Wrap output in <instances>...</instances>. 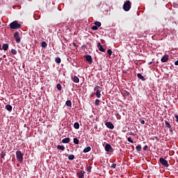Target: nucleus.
<instances>
[{"mask_svg":"<svg viewBox=\"0 0 178 178\" xmlns=\"http://www.w3.org/2000/svg\"><path fill=\"white\" fill-rule=\"evenodd\" d=\"M98 28H99V26H92V30L97 31V30H98Z\"/></svg>","mask_w":178,"mask_h":178,"instance_id":"obj_35","label":"nucleus"},{"mask_svg":"<svg viewBox=\"0 0 178 178\" xmlns=\"http://www.w3.org/2000/svg\"><path fill=\"white\" fill-rule=\"evenodd\" d=\"M72 80L73 82H74L76 83H79V78L77 77L76 76H72Z\"/></svg>","mask_w":178,"mask_h":178,"instance_id":"obj_11","label":"nucleus"},{"mask_svg":"<svg viewBox=\"0 0 178 178\" xmlns=\"http://www.w3.org/2000/svg\"><path fill=\"white\" fill-rule=\"evenodd\" d=\"M152 62H149V63H148V65H152Z\"/></svg>","mask_w":178,"mask_h":178,"instance_id":"obj_46","label":"nucleus"},{"mask_svg":"<svg viewBox=\"0 0 178 178\" xmlns=\"http://www.w3.org/2000/svg\"><path fill=\"white\" fill-rule=\"evenodd\" d=\"M65 105H67V106H72V102L70 100H67V102H65Z\"/></svg>","mask_w":178,"mask_h":178,"instance_id":"obj_23","label":"nucleus"},{"mask_svg":"<svg viewBox=\"0 0 178 178\" xmlns=\"http://www.w3.org/2000/svg\"><path fill=\"white\" fill-rule=\"evenodd\" d=\"M106 53H108V56H111L112 55L111 49H108V51H106Z\"/></svg>","mask_w":178,"mask_h":178,"instance_id":"obj_33","label":"nucleus"},{"mask_svg":"<svg viewBox=\"0 0 178 178\" xmlns=\"http://www.w3.org/2000/svg\"><path fill=\"white\" fill-rule=\"evenodd\" d=\"M136 151H137L138 152H140L142 151V146H141V145H138L136 146Z\"/></svg>","mask_w":178,"mask_h":178,"instance_id":"obj_22","label":"nucleus"},{"mask_svg":"<svg viewBox=\"0 0 178 178\" xmlns=\"http://www.w3.org/2000/svg\"><path fill=\"white\" fill-rule=\"evenodd\" d=\"M97 49H99V51L105 53L106 50L105 49H104V47L101 44L100 42L97 43Z\"/></svg>","mask_w":178,"mask_h":178,"instance_id":"obj_8","label":"nucleus"},{"mask_svg":"<svg viewBox=\"0 0 178 178\" xmlns=\"http://www.w3.org/2000/svg\"><path fill=\"white\" fill-rule=\"evenodd\" d=\"M127 141H128L129 143H134V141L132 140V139H131L130 137H129V138H127Z\"/></svg>","mask_w":178,"mask_h":178,"instance_id":"obj_37","label":"nucleus"},{"mask_svg":"<svg viewBox=\"0 0 178 178\" xmlns=\"http://www.w3.org/2000/svg\"><path fill=\"white\" fill-rule=\"evenodd\" d=\"M9 27H10L11 29L17 30V29H21V24H19L18 22L14 21V22H12L9 24Z\"/></svg>","mask_w":178,"mask_h":178,"instance_id":"obj_1","label":"nucleus"},{"mask_svg":"<svg viewBox=\"0 0 178 178\" xmlns=\"http://www.w3.org/2000/svg\"><path fill=\"white\" fill-rule=\"evenodd\" d=\"M175 8H177V6H175Z\"/></svg>","mask_w":178,"mask_h":178,"instance_id":"obj_52","label":"nucleus"},{"mask_svg":"<svg viewBox=\"0 0 178 178\" xmlns=\"http://www.w3.org/2000/svg\"><path fill=\"white\" fill-rule=\"evenodd\" d=\"M74 159V154H70L68 156V160L69 161H73Z\"/></svg>","mask_w":178,"mask_h":178,"instance_id":"obj_24","label":"nucleus"},{"mask_svg":"<svg viewBox=\"0 0 178 178\" xmlns=\"http://www.w3.org/2000/svg\"><path fill=\"white\" fill-rule=\"evenodd\" d=\"M132 6V3L130 1H127L124 2V5L122 6V9L124 11H129L131 9V6Z\"/></svg>","mask_w":178,"mask_h":178,"instance_id":"obj_2","label":"nucleus"},{"mask_svg":"<svg viewBox=\"0 0 178 178\" xmlns=\"http://www.w3.org/2000/svg\"><path fill=\"white\" fill-rule=\"evenodd\" d=\"M165 128L171 129V125H170V122H168L166 120H165Z\"/></svg>","mask_w":178,"mask_h":178,"instance_id":"obj_18","label":"nucleus"},{"mask_svg":"<svg viewBox=\"0 0 178 178\" xmlns=\"http://www.w3.org/2000/svg\"><path fill=\"white\" fill-rule=\"evenodd\" d=\"M175 65H178V60L175 62Z\"/></svg>","mask_w":178,"mask_h":178,"instance_id":"obj_41","label":"nucleus"},{"mask_svg":"<svg viewBox=\"0 0 178 178\" xmlns=\"http://www.w3.org/2000/svg\"><path fill=\"white\" fill-rule=\"evenodd\" d=\"M6 111L11 112L12 111V106L10 104H6Z\"/></svg>","mask_w":178,"mask_h":178,"instance_id":"obj_15","label":"nucleus"},{"mask_svg":"<svg viewBox=\"0 0 178 178\" xmlns=\"http://www.w3.org/2000/svg\"><path fill=\"white\" fill-rule=\"evenodd\" d=\"M156 141H159V138H156Z\"/></svg>","mask_w":178,"mask_h":178,"instance_id":"obj_49","label":"nucleus"},{"mask_svg":"<svg viewBox=\"0 0 178 178\" xmlns=\"http://www.w3.org/2000/svg\"><path fill=\"white\" fill-rule=\"evenodd\" d=\"M55 62L56 63H61V59H60V58H55Z\"/></svg>","mask_w":178,"mask_h":178,"instance_id":"obj_28","label":"nucleus"},{"mask_svg":"<svg viewBox=\"0 0 178 178\" xmlns=\"http://www.w3.org/2000/svg\"><path fill=\"white\" fill-rule=\"evenodd\" d=\"M11 53L13 55H17V54L16 49H11Z\"/></svg>","mask_w":178,"mask_h":178,"instance_id":"obj_31","label":"nucleus"},{"mask_svg":"<svg viewBox=\"0 0 178 178\" xmlns=\"http://www.w3.org/2000/svg\"><path fill=\"white\" fill-rule=\"evenodd\" d=\"M95 94L96 95L97 98H101L102 95H101L100 90H96V93Z\"/></svg>","mask_w":178,"mask_h":178,"instance_id":"obj_17","label":"nucleus"},{"mask_svg":"<svg viewBox=\"0 0 178 178\" xmlns=\"http://www.w3.org/2000/svg\"><path fill=\"white\" fill-rule=\"evenodd\" d=\"M14 38L15 40V42H17V43H20L21 39H20L19 32V31H16L14 33Z\"/></svg>","mask_w":178,"mask_h":178,"instance_id":"obj_6","label":"nucleus"},{"mask_svg":"<svg viewBox=\"0 0 178 178\" xmlns=\"http://www.w3.org/2000/svg\"><path fill=\"white\" fill-rule=\"evenodd\" d=\"M118 120H120V117L119 116V117H118Z\"/></svg>","mask_w":178,"mask_h":178,"instance_id":"obj_48","label":"nucleus"},{"mask_svg":"<svg viewBox=\"0 0 178 178\" xmlns=\"http://www.w3.org/2000/svg\"><path fill=\"white\" fill-rule=\"evenodd\" d=\"M1 60H2V58H0V62H1Z\"/></svg>","mask_w":178,"mask_h":178,"instance_id":"obj_51","label":"nucleus"},{"mask_svg":"<svg viewBox=\"0 0 178 178\" xmlns=\"http://www.w3.org/2000/svg\"><path fill=\"white\" fill-rule=\"evenodd\" d=\"M84 173H85L84 170H78L76 175L79 178H83Z\"/></svg>","mask_w":178,"mask_h":178,"instance_id":"obj_9","label":"nucleus"},{"mask_svg":"<svg viewBox=\"0 0 178 178\" xmlns=\"http://www.w3.org/2000/svg\"><path fill=\"white\" fill-rule=\"evenodd\" d=\"M97 90H98V89L96 88H94V92H97Z\"/></svg>","mask_w":178,"mask_h":178,"instance_id":"obj_43","label":"nucleus"},{"mask_svg":"<svg viewBox=\"0 0 178 178\" xmlns=\"http://www.w3.org/2000/svg\"><path fill=\"white\" fill-rule=\"evenodd\" d=\"M95 93H93L92 95H91V97H95Z\"/></svg>","mask_w":178,"mask_h":178,"instance_id":"obj_45","label":"nucleus"},{"mask_svg":"<svg viewBox=\"0 0 178 178\" xmlns=\"http://www.w3.org/2000/svg\"><path fill=\"white\" fill-rule=\"evenodd\" d=\"M99 102H100V101L99 99H96L95 100V105H96V106H99Z\"/></svg>","mask_w":178,"mask_h":178,"instance_id":"obj_36","label":"nucleus"},{"mask_svg":"<svg viewBox=\"0 0 178 178\" xmlns=\"http://www.w3.org/2000/svg\"><path fill=\"white\" fill-rule=\"evenodd\" d=\"M74 143L75 145H79V140L77 139L76 138H74Z\"/></svg>","mask_w":178,"mask_h":178,"instance_id":"obj_27","label":"nucleus"},{"mask_svg":"<svg viewBox=\"0 0 178 178\" xmlns=\"http://www.w3.org/2000/svg\"><path fill=\"white\" fill-rule=\"evenodd\" d=\"M56 88H57L59 91H60V90H62V86H61L60 83L56 84Z\"/></svg>","mask_w":178,"mask_h":178,"instance_id":"obj_26","label":"nucleus"},{"mask_svg":"<svg viewBox=\"0 0 178 178\" xmlns=\"http://www.w3.org/2000/svg\"><path fill=\"white\" fill-rule=\"evenodd\" d=\"M110 168H113V169H116L117 168V164L116 163H113L111 165V166H110Z\"/></svg>","mask_w":178,"mask_h":178,"instance_id":"obj_32","label":"nucleus"},{"mask_svg":"<svg viewBox=\"0 0 178 178\" xmlns=\"http://www.w3.org/2000/svg\"><path fill=\"white\" fill-rule=\"evenodd\" d=\"M148 149V146L145 145L143 147V151H147Z\"/></svg>","mask_w":178,"mask_h":178,"instance_id":"obj_38","label":"nucleus"},{"mask_svg":"<svg viewBox=\"0 0 178 178\" xmlns=\"http://www.w3.org/2000/svg\"><path fill=\"white\" fill-rule=\"evenodd\" d=\"M0 50H2V49H1V46L0 45Z\"/></svg>","mask_w":178,"mask_h":178,"instance_id":"obj_50","label":"nucleus"},{"mask_svg":"<svg viewBox=\"0 0 178 178\" xmlns=\"http://www.w3.org/2000/svg\"><path fill=\"white\" fill-rule=\"evenodd\" d=\"M92 166H88L87 168V172H91V170H92Z\"/></svg>","mask_w":178,"mask_h":178,"instance_id":"obj_34","label":"nucleus"},{"mask_svg":"<svg viewBox=\"0 0 178 178\" xmlns=\"http://www.w3.org/2000/svg\"><path fill=\"white\" fill-rule=\"evenodd\" d=\"M3 58H6V55L3 56Z\"/></svg>","mask_w":178,"mask_h":178,"instance_id":"obj_47","label":"nucleus"},{"mask_svg":"<svg viewBox=\"0 0 178 178\" xmlns=\"http://www.w3.org/2000/svg\"><path fill=\"white\" fill-rule=\"evenodd\" d=\"M15 155H17V160L18 161L19 163H22L23 162V153L21 151H17L15 153Z\"/></svg>","mask_w":178,"mask_h":178,"instance_id":"obj_3","label":"nucleus"},{"mask_svg":"<svg viewBox=\"0 0 178 178\" xmlns=\"http://www.w3.org/2000/svg\"><path fill=\"white\" fill-rule=\"evenodd\" d=\"M105 151L106 152H109V153L113 152V148L112 147L111 144H109V143H106V145H105Z\"/></svg>","mask_w":178,"mask_h":178,"instance_id":"obj_4","label":"nucleus"},{"mask_svg":"<svg viewBox=\"0 0 178 178\" xmlns=\"http://www.w3.org/2000/svg\"><path fill=\"white\" fill-rule=\"evenodd\" d=\"M47 47V43H46L45 41H43L42 43V48H46Z\"/></svg>","mask_w":178,"mask_h":178,"instance_id":"obj_29","label":"nucleus"},{"mask_svg":"<svg viewBox=\"0 0 178 178\" xmlns=\"http://www.w3.org/2000/svg\"><path fill=\"white\" fill-rule=\"evenodd\" d=\"M72 45H74L75 47H76V43H72Z\"/></svg>","mask_w":178,"mask_h":178,"instance_id":"obj_44","label":"nucleus"},{"mask_svg":"<svg viewBox=\"0 0 178 178\" xmlns=\"http://www.w3.org/2000/svg\"><path fill=\"white\" fill-rule=\"evenodd\" d=\"M94 24H95V26L97 27H101L102 26V23L100 22H94Z\"/></svg>","mask_w":178,"mask_h":178,"instance_id":"obj_25","label":"nucleus"},{"mask_svg":"<svg viewBox=\"0 0 178 178\" xmlns=\"http://www.w3.org/2000/svg\"><path fill=\"white\" fill-rule=\"evenodd\" d=\"M2 48H3V50L7 51L8 49V44L7 43L3 44Z\"/></svg>","mask_w":178,"mask_h":178,"instance_id":"obj_20","label":"nucleus"},{"mask_svg":"<svg viewBox=\"0 0 178 178\" xmlns=\"http://www.w3.org/2000/svg\"><path fill=\"white\" fill-rule=\"evenodd\" d=\"M5 156H6V152H5L4 151H2L1 154V159H4Z\"/></svg>","mask_w":178,"mask_h":178,"instance_id":"obj_30","label":"nucleus"},{"mask_svg":"<svg viewBox=\"0 0 178 178\" xmlns=\"http://www.w3.org/2000/svg\"><path fill=\"white\" fill-rule=\"evenodd\" d=\"M175 119H177V122H178V115H175Z\"/></svg>","mask_w":178,"mask_h":178,"instance_id":"obj_42","label":"nucleus"},{"mask_svg":"<svg viewBox=\"0 0 178 178\" xmlns=\"http://www.w3.org/2000/svg\"><path fill=\"white\" fill-rule=\"evenodd\" d=\"M56 148H58V149H59L60 151H65V146H63V145H58V147H56Z\"/></svg>","mask_w":178,"mask_h":178,"instance_id":"obj_21","label":"nucleus"},{"mask_svg":"<svg viewBox=\"0 0 178 178\" xmlns=\"http://www.w3.org/2000/svg\"><path fill=\"white\" fill-rule=\"evenodd\" d=\"M168 60V55H165L161 58V62L162 63H167Z\"/></svg>","mask_w":178,"mask_h":178,"instance_id":"obj_12","label":"nucleus"},{"mask_svg":"<svg viewBox=\"0 0 178 178\" xmlns=\"http://www.w3.org/2000/svg\"><path fill=\"white\" fill-rule=\"evenodd\" d=\"M137 77L143 81H145V78L140 73L137 74Z\"/></svg>","mask_w":178,"mask_h":178,"instance_id":"obj_13","label":"nucleus"},{"mask_svg":"<svg viewBox=\"0 0 178 178\" xmlns=\"http://www.w3.org/2000/svg\"><path fill=\"white\" fill-rule=\"evenodd\" d=\"M159 163H161V165H164L165 168H168L170 165L168 164V162L167 160H165L163 158L159 159Z\"/></svg>","mask_w":178,"mask_h":178,"instance_id":"obj_5","label":"nucleus"},{"mask_svg":"<svg viewBox=\"0 0 178 178\" xmlns=\"http://www.w3.org/2000/svg\"><path fill=\"white\" fill-rule=\"evenodd\" d=\"M105 125L106 126L107 128H108L110 129H114V125H113V124L111 123V122H106Z\"/></svg>","mask_w":178,"mask_h":178,"instance_id":"obj_10","label":"nucleus"},{"mask_svg":"<svg viewBox=\"0 0 178 178\" xmlns=\"http://www.w3.org/2000/svg\"><path fill=\"white\" fill-rule=\"evenodd\" d=\"M74 128L75 129H79L80 128V124H79V122H75V123L74 124Z\"/></svg>","mask_w":178,"mask_h":178,"instance_id":"obj_19","label":"nucleus"},{"mask_svg":"<svg viewBox=\"0 0 178 178\" xmlns=\"http://www.w3.org/2000/svg\"><path fill=\"white\" fill-rule=\"evenodd\" d=\"M95 88L99 90V89L101 88H100L99 86H96V87H95Z\"/></svg>","mask_w":178,"mask_h":178,"instance_id":"obj_40","label":"nucleus"},{"mask_svg":"<svg viewBox=\"0 0 178 178\" xmlns=\"http://www.w3.org/2000/svg\"><path fill=\"white\" fill-rule=\"evenodd\" d=\"M140 124H145V121L144 120L140 121Z\"/></svg>","mask_w":178,"mask_h":178,"instance_id":"obj_39","label":"nucleus"},{"mask_svg":"<svg viewBox=\"0 0 178 178\" xmlns=\"http://www.w3.org/2000/svg\"><path fill=\"white\" fill-rule=\"evenodd\" d=\"M70 138H66L62 140V143H70Z\"/></svg>","mask_w":178,"mask_h":178,"instance_id":"obj_14","label":"nucleus"},{"mask_svg":"<svg viewBox=\"0 0 178 178\" xmlns=\"http://www.w3.org/2000/svg\"><path fill=\"white\" fill-rule=\"evenodd\" d=\"M85 60L89 63L90 65L92 63V56L90 55L84 56Z\"/></svg>","mask_w":178,"mask_h":178,"instance_id":"obj_7","label":"nucleus"},{"mask_svg":"<svg viewBox=\"0 0 178 178\" xmlns=\"http://www.w3.org/2000/svg\"><path fill=\"white\" fill-rule=\"evenodd\" d=\"M91 151V147L88 146L86 148L83 149V153H88Z\"/></svg>","mask_w":178,"mask_h":178,"instance_id":"obj_16","label":"nucleus"}]
</instances>
